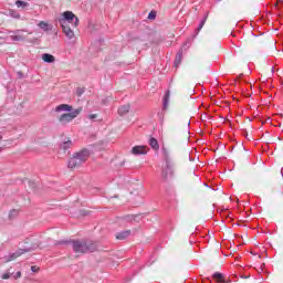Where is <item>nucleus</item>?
<instances>
[{
    "mask_svg": "<svg viewBox=\"0 0 283 283\" xmlns=\"http://www.w3.org/2000/svg\"><path fill=\"white\" fill-rule=\"evenodd\" d=\"M19 277H21V272H17L14 280H19Z\"/></svg>",
    "mask_w": 283,
    "mask_h": 283,
    "instance_id": "c756f323",
    "label": "nucleus"
},
{
    "mask_svg": "<svg viewBox=\"0 0 283 283\" xmlns=\"http://www.w3.org/2000/svg\"><path fill=\"white\" fill-rule=\"evenodd\" d=\"M76 94H77V96H83V94H85V88H83V87H77V88H76Z\"/></svg>",
    "mask_w": 283,
    "mask_h": 283,
    "instance_id": "4be33fe9",
    "label": "nucleus"
},
{
    "mask_svg": "<svg viewBox=\"0 0 283 283\" xmlns=\"http://www.w3.org/2000/svg\"><path fill=\"white\" fill-rule=\"evenodd\" d=\"M12 41H23V39H25V36H23V34H21V31H17V34L11 35Z\"/></svg>",
    "mask_w": 283,
    "mask_h": 283,
    "instance_id": "dca6fc26",
    "label": "nucleus"
},
{
    "mask_svg": "<svg viewBox=\"0 0 283 283\" xmlns=\"http://www.w3.org/2000/svg\"><path fill=\"white\" fill-rule=\"evenodd\" d=\"M12 273H14V272H10V270L8 272L3 273L1 276L2 280H10Z\"/></svg>",
    "mask_w": 283,
    "mask_h": 283,
    "instance_id": "412c9836",
    "label": "nucleus"
},
{
    "mask_svg": "<svg viewBox=\"0 0 283 283\" xmlns=\"http://www.w3.org/2000/svg\"><path fill=\"white\" fill-rule=\"evenodd\" d=\"M55 112H72V106L69 104H61L55 107Z\"/></svg>",
    "mask_w": 283,
    "mask_h": 283,
    "instance_id": "1a4fd4ad",
    "label": "nucleus"
},
{
    "mask_svg": "<svg viewBox=\"0 0 283 283\" xmlns=\"http://www.w3.org/2000/svg\"><path fill=\"white\" fill-rule=\"evenodd\" d=\"M277 3H282V0H277Z\"/></svg>",
    "mask_w": 283,
    "mask_h": 283,
    "instance_id": "7c9ffc66",
    "label": "nucleus"
},
{
    "mask_svg": "<svg viewBox=\"0 0 283 283\" xmlns=\"http://www.w3.org/2000/svg\"><path fill=\"white\" fill-rule=\"evenodd\" d=\"M164 160L166 166L161 170V178L164 182H169L174 180V161H171V157L169 156V150L166 148L163 149Z\"/></svg>",
    "mask_w": 283,
    "mask_h": 283,
    "instance_id": "f03ea898",
    "label": "nucleus"
},
{
    "mask_svg": "<svg viewBox=\"0 0 283 283\" xmlns=\"http://www.w3.org/2000/svg\"><path fill=\"white\" fill-rule=\"evenodd\" d=\"M90 158V150H81L78 153H75L69 160V168L70 169H76L83 165V163H87Z\"/></svg>",
    "mask_w": 283,
    "mask_h": 283,
    "instance_id": "7ed1b4c3",
    "label": "nucleus"
},
{
    "mask_svg": "<svg viewBox=\"0 0 283 283\" xmlns=\"http://www.w3.org/2000/svg\"><path fill=\"white\" fill-rule=\"evenodd\" d=\"M61 28L67 39H74V31L70 24H61Z\"/></svg>",
    "mask_w": 283,
    "mask_h": 283,
    "instance_id": "0eeeda50",
    "label": "nucleus"
},
{
    "mask_svg": "<svg viewBox=\"0 0 283 283\" xmlns=\"http://www.w3.org/2000/svg\"><path fill=\"white\" fill-rule=\"evenodd\" d=\"M15 6H17V8H21L22 10H25V8H28V6H30V4L25 1L18 0V1H15Z\"/></svg>",
    "mask_w": 283,
    "mask_h": 283,
    "instance_id": "f3484780",
    "label": "nucleus"
},
{
    "mask_svg": "<svg viewBox=\"0 0 283 283\" xmlns=\"http://www.w3.org/2000/svg\"><path fill=\"white\" fill-rule=\"evenodd\" d=\"M32 250H34V247H28L24 249V253H28L29 251H32Z\"/></svg>",
    "mask_w": 283,
    "mask_h": 283,
    "instance_id": "cd10ccee",
    "label": "nucleus"
},
{
    "mask_svg": "<svg viewBox=\"0 0 283 283\" xmlns=\"http://www.w3.org/2000/svg\"><path fill=\"white\" fill-rule=\"evenodd\" d=\"M169 95H170V92L168 91L164 98V109H167V107H169Z\"/></svg>",
    "mask_w": 283,
    "mask_h": 283,
    "instance_id": "6ab92c4d",
    "label": "nucleus"
},
{
    "mask_svg": "<svg viewBox=\"0 0 283 283\" xmlns=\"http://www.w3.org/2000/svg\"><path fill=\"white\" fill-rule=\"evenodd\" d=\"M42 61H44V63H54V61H56V57H54V55L50 53H44L42 54Z\"/></svg>",
    "mask_w": 283,
    "mask_h": 283,
    "instance_id": "9d476101",
    "label": "nucleus"
},
{
    "mask_svg": "<svg viewBox=\"0 0 283 283\" xmlns=\"http://www.w3.org/2000/svg\"><path fill=\"white\" fill-rule=\"evenodd\" d=\"M149 145L155 151H158L160 149V145H158V140L156 138H150L149 139Z\"/></svg>",
    "mask_w": 283,
    "mask_h": 283,
    "instance_id": "2eb2a0df",
    "label": "nucleus"
},
{
    "mask_svg": "<svg viewBox=\"0 0 283 283\" xmlns=\"http://www.w3.org/2000/svg\"><path fill=\"white\" fill-rule=\"evenodd\" d=\"M88 118L91 120H94V118H98V115L97 114H91V115H88Z\"/></svg>",
    "mask_w": 283,
    "mask_h": 283,
    "instance_id": "bb28decb",
    "label": "nucleus"
},
{
    "mask_svg": "<svg viewBox=\"0 0 283 283\" xmlns=\"http://www.w3.org/2000/svg\"><path fill=\"white\" fill-rule=\"evenodd\" d=\"M148 19H156V11H150L148 13Z\"/></svg>",
    "mask_w": 283,
    "mask_h": 283,
    "instance_id": "b1692460",
    "label": "nucleus"
},
{
    "mask_svg": "<svg viewBox=\"0 0 283 283\" xmlns=\"http://www.w3.org/2000/svg\"><path fill=\"white\" fill-rule=\"evenodd\" d=\"M205 23H206V20H202L201 23L199 24L198 30H200L201 28H203V27H205Z\"/></svg>",
    "mask_w": 283,
    "mask_h": 283,
    "instance_id": "c85d7f7f",
    "label": "nucleus"
},
{
    "mask_svg": "<svg viewBox=\"0 0 283 283\" xmlns=\"http://www.w3.org/2000/svg\"><path fill=\"white\" fill-rule=\"evenodd\" d=\"M70 147H72V140H70V139L64 142L63 145H62V149H64V151L66 149H70Z\"/></svg>",
    "mask_w": 283,
    "mask_h": 283,
    "instance_id": "aec40b11",
    "label": "nucleus"
},
{
    "mask_svg": "<svg viewBox=\"0 0 283 283\" xmlns=\"http://www.w3.org/2000/svg\"><path fill=\"white\" fill-rule=\"evenodd\" d=\"M31 271L33 273H38L39 272V266H36V265L31 266Z\"/></svg>",
    "mask_w": 283,
    "mask_h": 283,
    "instance_id": "a878e982",
    "label": "nucleus"
},
{
    "mask_svg": "<svg viewBox=\"0 0 283 283\" xmlns=\"http://www.w3.org/2000/svg\"><path fill=\"white\" fill-rule=\"evenodd\" d=\"M39 28L41 30H43L44 32H50V30H52V25H50V23L45 22V21H40L38 23Z\"/></svg>",
    "mask_w": 283,
    "mask_h": 283,
    "instance_id": "9b49d317",
    "label": "nucleus"
},
{
    "mask_svg": "<svg viewBox=\"0 0 283 283\" xmlns=\"http://www.w3.org/2000/svg\"><path fill=\"white\" fill-rule=\"evenodd\" d=\"M182 87H185V85L181 82H177L170 86V90H172L175 94H178Z\"/></svg>",
    "mask_w": 283,
    "mask_h": 283,
    "instance_id": "f8f14e48",
    "label": "nucleus"
},
{
    "mask_svg": "<svg viewBox=\"0 0 283 283\" xmlns=\"http://www.w3.org/2000/svg\"><path fill=\"white\" fill-rule=\"evenodd\" d=\"M60 25H72V28H78V18L72 11H65L62 13V18L59 19Z\"/></svg>",
    "mask_w": 283,
    "mask_h": 283,
    "instance_id": "20e7f679",
    "label": "nucleus"
},
{
    "mask_svg": "<svg viewBox=\"0 0 283 283\" xmlns=\"http://www.w3.org/2000/svg\"><path fill=\"white\" fill-rule=\"evenodd\" d=\"M147 151H149L147 146H134L130 150V154L134 156H145L147 155Z\"/></svg>",
    "mask_w": 283,
    "mask_h": 283,
    "instance_id": "423d86ee",
    "label": "nucleus"
},
{
    "mask_svg": "<svg viewBox=\"0 0 283 283\" xmlns=\"http://www.w3.org/2000/svg\"><path fill=\"white\" fill-rule=\"evenodd\" d=\"M11 17H13V19H21V14L14 12V11H11L10 12Z\"/></svg>",
    "mask_w": 283,
    "mask_h": 283,
    "instance_id": "5701e85b",
    "label": "nucleus"
},
{
    "mask_svg": "<svg viewBox=\"0 0 283 283\" xmlns=\"http://www.w3.org/2000/svg\"><path fill=\"white\" fill-rule=\"evenodd\" d=\"M19 255H21V253H14L10 256L9 262H12V260H15V258H19Z\"/></svg>",
    "mask_w": 283,
    "mask_h": 283,
    "instance_id": "393cba45",
    "label": "nucleus"
},
{
    "mask_svg": "<svg viewBox=\"0 0 283 283\" xmlns=\"http://www.w3.org/2000/svg\"><path fill=\"white\" fill-rule=\"evenodd\" d=\"M212 280H216V282H218V283L226 282L224 274H222L220 272H216L214 274H212Z\"/></svg>",
    "mask_w": 283,
    "mask_h": 283,
    "instance_id": "4468645a",
    "label": "nucleus"
},
{
    "mask_svg": "<svg viewBox=\"0 0 283 283\" xmlns=\"http://www.w3.org/2000/svg\"><path fill=\"white\" fill-rule=\"evenodd\" d=\"M72 249L77 255H84L85 253H94L96 251V243L85 240L71 241Z\"/></svg>",
    "mask_w": 283,
    "mask_h": 283,
    "instance_id": "f257e3e1",
    "label": "nucleus"
},
{
    "mask_svg": "<svg viewBox=\"0 0 283 283\" xmlns=\"http://www.w3.org/2000/svg\"><path fill=\"white\" fill-rule=\"evenodd\" d=\"M132 235V230H124L115 234L116 240H127Z\"/></svg>",
    "mask_w": 283,
    "mask_h": 283,
    "instance_id": "6e6552de",
    "label": "nucleus"
},
{
    "mask_svg": "<svg viewBox=\"0 0 283 283\" xmlns=\"http://www.w3.org/2000/svg\"><path fill=\"white\" fill-rule=\"evenodd\" d=\"M130 106L129 104L123 105L118 108L119 116H125V114H129Z\"/></svg>",
    "mask_w": 283,
    "mask_h": 283,
    "instance_id": "ddd939ff",
    "label": "nucleus"
},
{
    "mask_svg": "<svg viewBox=\"0 0 283 283\" xmlns=\"http://www.w3.org/2000/svg\"><path fill=\"white\" fill-rule=\"evenodd\" d=\"M82 112H83V108H75L71 113H65V114L60 115L57 117V120L61 125H67V124L72 123V120H74V118H76L78 116V114H81Z\"/></svg>",
    "mask_w": 283,
    "mask_h": 283,
    "instance_id": "39448f33",
    "label": "nucleus"
},
{
    "mask_svg": "<svg viewBox=\"0 0 283 283\" xmlns=\"http://www.w3.org/2000/svg\"><path fill=\"white\" fill-rule=\"evenodd\" d=\"M182 63V53H178L176 59H175V67H178Z\"/></svg>",
    "mask_w": 283,
    "mask_h": 283,
    "instance_id": "a211bd4d",
    "label": "nucleus"
}]
</instances>
